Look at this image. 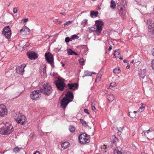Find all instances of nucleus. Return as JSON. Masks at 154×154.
Returning a JSON list of instances; mask_svg holds the SVG:
<instances>
[{"instance_id":"nucleus-2","label":"nucleus","mask_w":154,"mask_h":154,"mask_svg":"<svg viewBox=\"0 0 154 154\" xmlns=\"http://www.w3.org/2000/svg\"><path fill=\"white\" fill-rule=\"evenodd\" d=\"M14 131L13 127L9 123H7L5 125H0V134H8L11 133Z\"/></svg>"},{"instance_id":"nucleus-64","label":"nucleus","mask_w":154,"mask_h":154,"mask_svg":"<svg viewBox=\"0 0 154 154\" xmlns=\"http://www.w3.org/2000/svg\"><path fill=\"white\" fill-rule=\"evenodd\" d=\"M119 59H120V60H122V57H120Z\"/></svg>"},{"instance_id":"nucleus-21","label":"nucleus","mask_w":154,"mask_h":154,"mask_svg":"<svg viewBox=\"0 0 154 154\" xmlns=\"http://www.w3.org/2000/svg\"><path fill=\"white\" fill-rule=\"evenodd\" d=\"M115 98V96L113 95H109L107 96V99L110 102H112L113 100Z\"/></svg>"},{"instance_id":"nucleus-49","label":"nucleus","mask_w":154,"mask_h":154,"mask_svg":"<svg viewBox=\"0 0 154 154\" xmlns=\"http://www.w3.org/2000/svg\"><path fill=\"white\" fill-rule=\"evenodd\" d=\"M84 112L85 113H87L88 114H89V112H88V109H84Z\"/></svg>"},{"instance_id":"nucleus-54","label":"nucleus","mask_w":154,"mask_h":154,"mask_svg":"<svg viewBox=\"0 0 154 154\" xmlns=\"http://www.w3.org/2000/svg\"><path fill=\"white\" fill-rule=\"evenodd\" d=\"M112 49V47L110 45L108 49L109 51H110Z\"/></svg>"},{"instance_id":"nucleus-25","label":"nucleus","mask_w":154,"mask_h":154,"mask_svg":"<svg viewBox=\"0 0 154 154\" xmlns=\"http://www.w3.org/2000/svg\"><path fill=\"white\" fill-rule=\"evenodd\" d=\"M141 106L140 107L138 112H142L144 110L145 105L143 103H141Z\"/></svg>"},{"instance_id":"nucleus-30","label":"nucleus","mask_w":154,"mask_h":154,"mask_svg":"<svg viewBox=\"0 0 154 154\" xmlns=\"http://www.w3.org/2000/svg\"><path fill=\"white\" fill-rule=\"evenodd\" d=\"M79 38V37L76 35H74L71 36V41L72 40L75 39H78Z\"/></svg>"},{"instance_id":"nucleus-38","label":"nucleus","mask_w":154,"mask_h":154,"mask_svg":"<svg viewBox=\"0 0 154 154\" xmlns=\"http://www.w3.org/2000/svg\"><path fill=\"white\" fill-rule=\"evenodd\" d=\"M43 75L44 77L46 76V68L45 67L43 69Z\"/></svg>"},{"instance_id":"nucleus-37","label":"nucleus","mask_w":154,"mask_h":154,"mask_svg":"<svg viewBox=\"0 0 154 154\" xmlns=\"http://www.w3.org/2000/svg\"><path fill=\"white\" fill-rule=\"evenodd\" d=\"M70 41H72L71 39V38H69V37H67L65 39V41L66 43L69 42Z\"/></svg>"},{"instance_id":"nucleus-63","label":"nucleus","mask_w":154,"mask_h":154,"mask_svg":"<svg viewBox=\"0 0 154 154\" xmlns=\"http://www.w3.org/2000/svg\"><path fill=\"white\" fill-rule=\"evenodd\" d=\"M64 66V64L63 63H62V66Z\"/></svg>"},{"instance_id":"nucleus-35","label":"nucleus","mask_w":154,"mask_h":154,"mask_svg":"<svg viewBox=\"0 0 154 154\" xmlns=\"http://www.w3.org/2000/svg\"><path fill=\"white\" fill-rule=\"evenodd\" d=\"M120 72V69L119 68H116L114 69L113 72L115 73H119Z\"/></svg>"},{"instance_id":"nucleus-6","label":"nucleus","mask_w":154,"mask_h":154,"mask_svg":"<svg viewBox=\"0 0 154 154\" xmlns=\"http://www.w3.org/2000/svg\"><path fill=\"white\" fill-rule=\"evenodd\" d=\"M41 92L40 90H35L31 92L30 95L32 100H37L41 97Z\"/></svg>"},{"instance_id":"nucleus-53","label":"nucleus","mask_w":154,"mask_h":154,"mask_svg":"<svg viewBox=\"0 0 154 154\" xmlns=\"http://www.w3.org/2000/svg\"><path fill=\"white\" fill-rule=\"evenodd\" d=\"M123 62L124 63H128V61L126 60H123Z\"/></svg>"},{"instance_id":"nucleus-9","label":"nucleus","mask_w":154,"mask_h":154,"mask_svg":"<svg viewBox=\"0 0 154 154\" xmlns=\"http://www.w3.org/2000/svg\"><path fill=\"white\" fill-rule=\"evenodd\" d=\"M45 56L47 62L51 64L54 63V58L52 54L50 52L46 53Z\"/></svg>"},{"instance_id":"nucleus-32","label":"nucleus","mask_w":154,"mask_h":154,"mask_svg":"<svg viewBox=\"0 0 154 154\" xmlns=\"http://www.w3.org/2000/svg\"><path fill=\"white\" fill-rule=\"evenodd\" d=\"M129 116H130L131 117L134 118H135L136 117V115H135L133 112H129Z\"/></svg>"},{"instance_id":"nucleus-16","label":"nucleus","mask_w":154,"mask_h":154,"mask_svg":"<svg viewBox=\"0 0 154 154\" xmlns=\"http://www.w3.org/2000/svg\"><path fill=\"white\" fill-rule=\"evenodd\" d=\"M69 88L70 90H74L77 87L78 85L76 83H71V84H68L67 85Z\"/></svg>"},{"instance_id":"nucleus-42","label":"nucleus","mask_w":154,"mask_h":154,"mask_svg":"<svg viewBox=\"0 0 154 154\" xmlns=\"http://www.w3.org/2000/svg\"><path fill=\"white\" fill-rule=\"evenodd\" d=\"M123 129V127H120L119 128H117V130L119 132H120V134H121V132L122 131Z\"/></svg>"},{"instance_id":"nucleus-45","label":"nucleus","mask_w":154,"mask_h":154,"mask_svg":"<svg viewBox=\"0 0 154 154\" xmlns=\"http://www.w3.org/2000/svg\"><path fill=\"white\" fill-rule=\"evenodd\" d=\"M72 22V21H68L67 22H66V23H65L64 25H69Z\"/></svg>"},{"instance_id":"nucleus-5","label":"nucleus","mask_w":154,"mask_h":154,"mask_svg":"<svg viewBox=\"0 0 154 154\" xmlns=\"http://www.w3.org/2000/svg\"><path fill=\"white\" fill-rule=\"evenodd\" d=\"M90 136L85 133L80 134L79 137V141L81 144L88 143L90 142Z\"/></svg>"},{"instance_id":"nucleus-28","label":"nucleus","mask_w":154,"mask_h":154,"mask_svg":"<svg viewBox=\"0 0 154 154\" xmlns=\"http://www.w3.org/2000/svg\"><path fill=\"white\" fill-rule=\"evenodd\" d=\"M85 75L83 76L82 77L84 78V77L88 76H91L92 75L91 72L88 71H86L85 72Z\"/></svg>"},{"instance_id":"nucleus-24","label":"nucleus","mask_w":154,"mask_h":154,"mask_svg":"<svg viewBox=\"0 0 154 154\" xmlns=\"http://www.w3.org/2000/svg\"><path fill=\"white\" fill-rule=\"evenodd\" d=\"M120 54V51L117 50H115L114 53V56L115 57H117Z\"/></svg>"},{"instance_id":"nucleus-7","label":"nucleus","mask_w":154,"mask_h":154,"mask_svg":"<svg viewBox=\"0 0 154 154\" xmlns=\"http://www.w3.org/2000/svg\"><path fill=\"white\" fill-rule=\"evenodd\" d=\"M2 34L7 38H9L11 37V32L9 26H7L4 28Z\"/></svg>"},{"instance_id":"nucleus-14","label":"nucleus","mask_w":154,"mask_h":154,"mask_svg":"<svg viewBox=\"0 0 154 154\" xmlns=\"http://www.w3.org/2000/svg\"><path fill=\"white\" fill-rule=\"evenodd\" d=\"M27 54L31 60H35L38 57L36 54L34 52H28L27 53Z\"/></svg>"},{"instance_id":"nucleus-34","label":"nucleus","mask_w":154,"mask_h":154,"mask_svg":"<svg viewBox=\"0 0 154 154\" xmlns=\"http://www.w3.org/2000/svg\"><path fill=\"white\" fill-rule=\"evenodd\" d=\"M116 85H117L116 82H112L110 84V85L109 87V88H111L112 87H115L116 86Z\"/></svg>"},{"instance_id":"nucleus-13","label":"nucleus","mask_w":154,"mask_h":154,"mask_svg":"<svg viewBox=\"0 0 154 154\" xmlns=\"http://www.w3.org/2000/svg\"><path fill=\"white\" fill-rule=\"evenodd\" d=\"M26 66V65L24 64L17 66L16 67L17 72L19 74L22 75L24 71V68Z\"/></svg>"},{"instance_id":"nucleus-62","label":"nucleus","mask_w":154,"mask_h":154,"mask_svg":"<svg viewBox=\"0 0 154 154\" xmlns=\"http://www.w3.org/2000/svg\"><path fill=\"white\" fill-rule=\"evenodd\" d=\"M26 46H28L29 45V43H27V44H26Z\"/></svg>"},{"instance_id":"nucleus-11","label":"nucleus","mask_w":154,"mask_h":154,"mask_svg":"<svg viewBox=\"0 0 154 154\" xmlns=\"http://www.w3.org/2000/svg\"><path fill=\"white\" fill-rule=\"evenodd\" d=\"M7 114V109L3 105H0V116L4 117Z\"/></svg>"},{"instance_id":"nucleus-39","label":"nucleus","mask_w":154,"mask_h":154,"mask_svg":"<svg viewBox=\"0 0 154 154\" xmlns=\"http://www.w3.org/2000/svg\"><path fill=\"white\" fill-rule=\"evenodd\" d=\"M87 21V20L86 19L83 20L81 22V24L83 26L85 25L86 24Z\"/></svg>"},{"instance_id":"nucleus-23","label":"nucleus","mask_w":154,"mask_h":154,"mask_svg":"<svg viewBox=\"0 0 154 154\" xmlns=\"http://www.w3.org/2000/svg\"><path fill=\"white\" fill-rule=\"evenodd\" d=\"M115 2L113 0H112L111 2L110 7L113 9H114L116 7Z\"/></svg>"},{"instance_id":"nucleus-58","label":"nucleus","mask_w":154,"mask_h":154,"mask_svg":"<svg viewBox=\"0 0 154 154\" xmlns=\"http://www.w3.org/2000/svg\"><path fill=\"white\" fill-rule=\"evenodd\" d=\"M152 54L153 56H154V48L153 49Z\"/></svg>"},{"instance_id":"nucleus-46","label":"nucleus","mask_w":154,"mask_h":154,"mask_svg":"<svg viewBox=\"0 0 154 154\" xmlns=\"http://www.w3.org/2000/svg\"><path fill=\"white\" fill-rule=\"evenodd\" d=\"M122 7H120V9L119 10V14H120L121 15H123V13H122Z\"/></svg>"},{"instance_id":"nucleus-22","label":"nucleus","mask_w":154,"mask_h":154,"mask_svg":"<svg viewBox=\"0 0 154 154\" xmlns=\"http://www.w3.org/2000/svg\"><path fill=\"white\" fill-rule=\"evenodd\" d=\"M98 14V12H94L93 11H91L90 12V16L91 17H96L97 16Z\"/></svg>"},{"instance_id":"nucleus-31","label":"nucleus","mask_w":154,"mask_h":154,"mask_svg":"<svg viewBox=\"0 0 154 154\" xmlns=\"http://www.w3.org/2000/svg\"><path fill=\"white\" fill-rule=\"evenodd\" d=\"M68 54L69 55H71L73 54L74 51H72L71 49H68L67 50Z\"/></svg>"},{"instance_id":"nucleus-12","label":"nucleus","mask_w":154,"mask_h":154,"mask_svg":"<svg viewBox=\"0 0 154 154\" xmlns=\"http://www.w3.org/2000/svg\"><path fill=\"white\" fill-rule=\"evenodd\" d=\"M20 32V34L22 35H29L30 33V29L25 26L22 27Z\"/></svg>"},{"instance_id":"nucleus-51","label":"nucleus","mask_w":154,"mask_h":154,"mask_svg":"<svg viewBox=\"0 0 154 154\" xmlns=\"http://www.w3.org/2000/svg\"><path fill=\"white\" fill-rule=\"evenodd\" d=\"M33 154H41L39 151H37L35 152H34Z\"/></svg>"},{"instance_id":"nucleus-20","label":"nucleus","mask_w":154,"mask_h":154,"mask_svg":"<svg viewBox=\"0 0 154 154\" xmlns=\"http://www.w3.org/2000/svg\"><path fill=\"white\" fill-rule=\"evenodd\" d=\"M69 144V142H65L61 144V146L62 148L66 149L68 147Z\"/></svg>"},{"instance_id":"nucleus-17","label":"nucleus","mask_w":154,"mask_h":154,"mask_svg":"<svg viewBox=\"0 0 154 154\" xmlns=\"http://www.w3.org/2000/svg\"><path fill=\"white\" fill-rule=\"evenodd\" d=\"M139 76L143 79L144 78L146 75V70L145 69L141 70L139 74Z\"/></svg>"},{"instance_id":"nucleus-26","label":"nucleus","mask_w":154,"mask_h":154,"mask_svg":"<svg viewBox=\"0 0 154 154\" xmlns=\"http://www.w3.org/2000/svg\"><path fill=\"white\" fill-rule=\"evenodd\" d=\"M69 130L70 132L72 133L74 132L75 131V127L73 126L70 125Z\"/></svg>"},{"instance_id":"nucleus-55","label":"nucleus","mask_w":154,"mask_h":154,"mask_svg":"<svg viewBox=\"0 0 154 154\" xmlns=\"http://www.w3.org/2000/svg\"><path fill=\"white\" fill-rule=\"evenodd\" d=\"M73 54L75 55H78V54L77 53H76V52H75V51H73Z\"/></svg>"},{"instance_id":"nucleus-33","label":"nucleus","mask_w":154,"mask_h":154,"mask_svg":"<svg viewBox=\"0 0 154 154\" xmlns=\"http://www.w3.org/2000/svg\"><path fill=\"white\" fill-rule=\"evenodd\" d=\"M79 63L81 65H83L84 64L85 60L83 58H80L79 60Z\"/></svg>"},{"instance_id":"nucleus-29","label":"nucleus","mask_w":154,"mask_h":154,"mask_svg":"<svg viewBox=\"0 0 154 154\" xmlns=\"http://www.w3.org/2000/svg\"><path fill=\"white\" fill-rule=\"evenodd\" d=\"M154 131V130L152 129V128H150V129L147 131H143V133H144V135H146V133L147 134H148L149 132H151Z\"/></svg>"},{"instance_id":"nucleus-50","label":"nucleus","mask_w":154,"mask_h":154,"mask_svg":"<svg viewBox=\"0 0 154 154\" xmlns=\"http://www.w3.org/2000/svg\"><path fill=\"white\" fill-rule=\"evenodd\" d=\"M28 20V18H25L23 19L22 20L24 22V23L26 22Z\"/></svg>"},{"instance_id":"nucleus-10","label":"nucleus","mask_w":154,"mask_h":154,"mask_svg":"<svg viewBox=\"0 0 154 154\" xmlns=\"http://www.w3.org/2000/svg\"><path fill=\"white\" fill-rule=\"evenodd\" d=\"M55 83L58 89L60 91H63L65 87V83L61 80H58L54 82Z\"/></svg>"},{"instance_id":"nucleus-40","label":"nucleus","mask_w":154,"mask_h":154,"mask_svg":"<svg viewBox=\"0 0 154 154\" xmlns=\"http://www.w3.org/2000/svg\"><path fill=\"white\" fill-rule=\"evenodd\" d=\"M101 75L100 74L98 76H97V77L96 79L95 80V81L96 82H97V81H99V79H100V78L101 77Z\"/></svg>"},{"instance_id":"nucleus-52","label":"nucleus","mask_w":154,"mask_h":154,"mask_svg":"<svg viewBox=\"0 0 154 154\" xmlns=\"http://www.w3.org/2000/svg\"><path fill=\"white\" fill-rule=\"evenodd\" d=\"M92 110H93L94 111H95L96 110V109L95 106L92 107Z\"/></svg>"},{"instance_id":"nucleus-18","label":"nucleus","mask_w":154,"mask_h":154,"mask_svg":"<svg viewBox=\"0 0 154 154\" xmlns=\"http://www.w3.org/2000/svg\"><path fill=\"white\" fill-rule=\"evenodd\" d=\"M111 142L116 144L119 141V139L115 135H113L111 137Z\"/></svg>"},{"instance_id":"nucleus-60","label":"nucleus","mask_w":154,"mask_h":154,"mask_svg":"<svg viewBox=\"0 0 154 154\" xmlns=\"http://www.w3.org/2000/svg\"><path fill=\"white\" fill-rule=\"evenodd\" d=\"M91 73H92V74H96V73L95 72H91Z\"/></svg>"},{"instance_id":"nucleus-19","label":"nucleus","mask_w":154,"mask_h":154,"mask_svg":"<svg viewBox=\"0 0 154 154\" xmlns=\"http://www.w3.org/2000/svg\"><path fill=\"white\" fill-rule=\"evenodd\" d=\"M122 149L117 148L114 150V154H124L122 151Z\"/></svg>"},{"instance_id":"nucleus-8","label":"nucleus","mask_w":154,"mask_h":154,"mask_svg":"<svg viewBox=\"0 0 154 154\" xmlns=\"http://www.w3.org/2000/svg\"><path fill=\"white\" fill-rule=\"evenodd\" d=\"M95 22V24L96 26V29L95 31L97 33H100L102 30V26L103 23L102 21L100 20H96Z\"/></svg>"},{"instance_id":"nucleus-44","label":"nucleus","mask_w":154,"mask_h":154,"mask_svg":"<svg viewBox=\"0 0 154 154\" xmlns=\"http://www.w3.org/2000/svg\"><path fill=\"white\" fill-rule=\"evenodd\" d=\"M13 12L14 14L17 13V8H14L13 9Z\"/></svg>"},{"instance_id":"nucleus-15","label":"nucleus","mask_w":154,"mask_h":154,"mask_svg":"<svg viewBox=\"0 0 154 154\" xmlns=\"http://www.w3.org/2000/svg\"><path fill=\"white\" fill-rule=\"evenodd\" d=\"M148 28L149 29H154V23H152V20L150 19L148 20L146 23Z\"/></svg>"},{"instance_id":"nucleus-36","label":"nucleus","mask_w":154,"mask_h":154,"mask_svg":"<svg viewBox=\"0 0 154 154\" xmlns=\"http://www.w3.org/2000/svg\"><path fill=\"white\" fill-rule=\"evenodd\" d=\"M140 61H137L134 63V67H137L140 64Z\"/></svg>"},{"instance_id":"nucleus-3","label":"nucleus","mask_w":154,"mask_h":154,"mask_svg":"<svg viewBox=\"0 0 154 154\" xmlns=\"http://www.w3.org/2000/svg\"><path fill=\"white\" fill-rule=\"evenodd\" d=\"M41 92L45 95H50L52 92V89L50 85L48 83H45L43 86V88L40 89Z\"/></svg>"},{"instance_id":"nucleus-1","label":"nucleus","mask_w":154,"mask_h":154,"mask_svg":"<svg viewBox=\"0 0 154 154\" xmlns=\"http://www.w3.org/2000/svg\"><path fill=\"white\" fill-rule=\"evenodd\" d=\"M74 96L72 92L68 91L66 94L65 96L62 100L60 103L61 107L65 109L67 104L72 101L73 99Z\"/></svg>"},{"instance_id":"nucleus-48","label":"nucleus","mask_w":154,"mask_h":154,"mask_svg":"<svg viewBox=\"0 0 154 154\" xmlns=\"http://www.w3.org/2000/svg\"><path fill=\"white\" fill-rule=\"evenodd\" d=\"M152 29L151 30H150L149 31V32L152 34V35H154V28L152 29Z\"/></svg>"},{"instance_id":"nucleus-56","label":"nucleus","mask_w":154,"mask_h":154,"mask_svg":"<svg viewBox=\"0 0 154 154\" xmlns=\"http://www.w3.org/2000/svg\"><path fill=\"white\" fill-rule=\"evenodd\" d=\"M95 106V104L94 103H92L91 104V108L92 107Z\"/></svg>"},{"instance_id":"nucleus-47","label":"nucleus","mask_w":154,"mask_h":154,"mask_svg":"<svg viewBox=\"0 0 154 154\" xmlns=\"http://www.w3.org/2000/svg\"><path fill=\"white\" fill-rule=\"evenodd\" d=\"M152 69H154V59L152 61Z\"/></svg>"},{"instance_id":"nucleus-43","label":"nucleus","mask_w":154,"mask_h":154,"mask_svg":"<svg viewBox=\"0 0 154 154\" xmlns=\"http://www.w3.org/2000/svg\"><path fill=\"white\" fill-rule=\"evenodd\" d=\"M54 21L56 23L58 24H60L61 23V21L58 19H55Z\"/></svg>"},{"instance_id":"nucleus-27","label":"nucleus","mask_w":154,"mask_h":154,"mask_svg":"<svg viewBox=\"0 0 154 154\" xmlns=\"http://www.w3.org/2000/svg\"><path fill=\"white\" fill-rule=\"evenodd\" d=\"M21 149V147H20V148L18 147H16L14 148L13 151L14 152L17 153L19 151H20Z\"/></svg>"},{"instance_id":"nucleus-61","label":"nucleus","mask_w":154,"mask_h":154,"mask_svg":"<svg viewBox=\"0 0 154 154\" xmlns=\"http://www.w3.org/2000/svg\"><path fill=\"white\" fill-rule=\"evenodd\" d=\"M134 62V61L133 60H132L131 61V63H133Z\"/></svg>"},{"instance_id":"nucleus-41","label":"nucleus","mask_w":154,"mask_h":154,"mask_svg":"<svg viewBox=\"0 0 154 154\" xmlns=\"http://www.w3.org/2000/svg\"><path fill=\"white\" fill-rule=\"evenodd\" d=\"M80 122L82 124L83 126H85L86 125V122L85 121L83 120L82 119H80Z\"/></svg>"},{"instance_id":"nucleus-59","label":"nucleus","mask_w":154,"mask_h":154,"mask_svg":"<svg viewBox=\"0 0 154 154\" xmlns=\"http://www.w3.org/2000/svg\"><path fill=\"white\" fill-rule=\"evenodd\" d=\"M137 112V111H134L133 112L136 115V114Z\"/></svg>"},{"instance_id":"nucleus-57","label":"nucleus","mask_w":154,"mask_h":154,"mask_svg":"<svg viewBox=\"0 0 154 154\" xmlns=\"http://www.w3.org/2000/svg\"><path fill=\"white\" fill-rule=\"evenodd\" d=\"M130 68V66L129 65H128L126 66L127 69H129Z\"/></svg>"},{"instance_id":"nucleus-4","label":"nucleus","mask_w":154,"mask_h":154,"mask_svg":"<svg viewBox=\"0 0 154 154\" xmlns=\"http://www.w3.org/2000/svg\"><path fill=\"white\" fill-rule=\"evenodd\" d=\"M14 119L18 123L21 125H25L26 120L25 116L20 113L16 114Z\"/></svg>"}]
</instances>
